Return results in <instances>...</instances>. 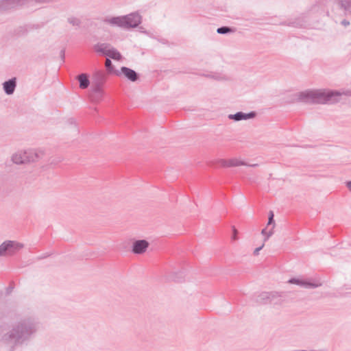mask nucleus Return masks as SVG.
Wrapping results in <instances>:
<instances>
[{
	"mask_svg": "<svg viewBox=\"0 0 351 351\" xmlns=\"http://www.w3.org/2000/svg\"><path fill=\"white\" fill-rule=\"evenodd\" d=\"M38 325L31 318L22 319L3 332L0 345L8 351H14L18 346L27 344L35 335Z\"/></svg>",
	"mask_w": 351,
	"mask_h": 351,
	"instance_id": "1",
	"label": "nucleus"
},
{
	"mask_svg": "<svg viewBox=\"0 0 351 351\" xmlns=\"http://www.w3.org/2000/svg\"><path fill=\"white\" fill-rule=\"evenodd\" d=\"M341 95L351 97V90L342 92L328 89L306 90L298 93L296 99L307 104H333L340 101Z\"/></svg>",
	"mask_w": 351,
	"mask_h": 351,
	"instance_id": "2",
	"label": "nucleus"
},
{
	"mask_svg": "<svg viewBox=\"0 0 351 351\" xmlns=\"http://www.w3.org/2000/svg\"><path fill=\"white\" fill-rule=\"evenodd\" d=\"M142 17L137 12L130 13L121 16L106 17L104 22L113 27H119L123 29L136 27L141 23Z\"/></svg>",
	"mask_w": 351,
	"mask_h": 351,
	"instance_id": "3",
	"label": "nucleus"
},
{
	"mask_svg": "<svg viewBox=\"0 0 351 351\" xmlns=\"http://www.w3.org/2000/svg\"><path fill=\"white\" fill-rule=\"evenodd\" d=\"M44 152L38 149H21L12 154L11 160L16 165H26L40 160Z\"/></svg>",
	"mask_w": 351,
	"mask_h": 351,
	"instance_id": "4",
	"label": "nucleus"
},
{
	"mask_svg": "<svg viewBox=\"0 0 351 351\" xmlns=\"http://www.w3.org/2000/svg\"><path fill=\"white\" fill-rule=\"evenodd\" d=\"M282 296V293L277 291H264L257 295L256 301L261 304H280Z\"/></svg>",
	"mask_w": 351,
	"mask_h": 351,
	"instance_id": "5",
	"label": "nucleus"
},
{
	"mask_svg": "<svg viewBox=\"0 0 351 351\" xmlns=\"http://www.w3.org/2000/svg\"><path fill=\"white\" fill-rule=\"evenodd\" d=\"M288 282L297 285L305 289H315L322 285V282L317 280H312L295 278L289 279Z\"/></svg>",
	"mask_w": 351,
	"mask_h": 351,
	"instance_id": "6",
	"label": "nucleus"
},
{
	"mask_svg": "<svg viewBox=\"0 0 351 351\" xmlns=\"http://www.w3.org/2000/svg\"><path fill=\"white\" fill-rule=\"evenodd\" d=\"M256 116V112L254 111L245 113L243 112H237L235 114H230L228 116V119L234 121H240L242 120H248L254 119Z\"/></svg>",
	"mask_w": 351,
	"mask_h": 351,
	"instance_id": "7",
	"label": "nucleus"
},
{
	"mask_svg": "<svg viewBox=\"0 0 351 351\" xmlns=\"http://www.w3.org/2000/svg\"><path fill=\"white\" fill-rule=\"evenodd\" d=\"M149 242L146 240H137L133 243L132 252L136 254H143L149 247Z\"/></svg>",
	"mask_w": 351,
	"mask_h": 351,
	"instance_id": "8",
	"label": "nucleus"
},
{
	"mask_svg": "<svg viewBox=\"0 0 351 351\" xmlns=\"http://www.w3.org/2000/svg\"><path fill=\"white\" fill-rule=\"evenodd\" d=\"M3 89L5 93L8 95H12L16 87V78L12 77L5 82H4L2 84Z\"/></svg>",
	"mask_w": 351,
	"mask_h": 351,
	"instance_id": "9",
	"label": "nucleus"
},
{
	"mask_svg": "<svg viewBox=\"0 0 351 351\" xmlns=\"http://www.w3.org/2000/svg\"><path fill=\"white\" fill-rule=\"evenodd\" d=\"M121 71L125 77L131 82H136L139 78L138 74L134 70L128 67L122 66L121 68Z\"/></svg>",
	"mask_w": 351,
	"mask_h": 351,
	"instance_id": "10",
	"label": "nucleus"
},
{
	"mask_svg": "<svg viewBox=\"0 0 351 351\" xmlns=\"http://www.w3.org/2000/svg\"><path fill=\"white\" fill-rule=\"evenodd\" d=\"M106 79V73L102 71H97L93 75V85L103 86Z\"/></svg>",
	"mask_w": 351,
	"mask_h": 351,
	"instance_id": "11",
	"label": "nucleus"
},
{
	"mask_svg": "<svg viewBox=\"0 0 351 351\" xmlns=\"http://www.w3.org/2000/svg\"><path fill=\"white\" fill-rule=\"evenodd\" d=\"M8 256H13L23 247V244L14 241H8Z\"/></svg>",
	"mask_w": 351,
	"mask_h": 351,
	"instance_id": "12",
	"label": "nucleus"
},
{
	"mask_svg": "<svg viewBox=\"0 0 351 351\" xmlns=\"http://www.w3.org/2000/svg\"><path fill=\"white\" fill-rule=\"evenodd\" d=\"M94 48L97 52L108 56L112 47L108 43H98L95 45Z\"/></svg>",
	"mask_w": 351,
	"mask_h": 351,
	"instance_id": "13",
	"label": "nucleus"
},
{
	"mask_svg": "<svg viewBox=\"0 0 351 351\" xmlns=\"http://www.w3.org/2000/svg\"><path fill=\"white\" fill-rule=\"evenodd\" d=\"M14 0H0V12L16 8Z\"/></svg>",
	"mask_w": 351,
	"mask_h": 351,
	"instance_id": "14",
	"label": "nucleus"
},
{
	"mask_svg": "<svg viewBox=\"0 0 351 351\" xmlns=\"http://www.w3.org/2000/svg\"><path fill=\"white\" fill-rule=\"evenodd\" d=\"M77 80L80 83V87L82 89H85L88 87L90 81L87 74L82 73L77 77Z\"/></svg>",
	"mask_w": 351,
	"mask_h": 351,
	"instance_id": "15",
	"label": "nucleus"
},
{
	"mask_svg": "<svg viewBox=\"0 0 351 351\" xmlns=\"http://www.w3.org/2000/svg\"><path fill=\"white\" fill-rule=\"evenodd\" d=\"M305 24H306V21H305L304 17H298V18L294 19L293 21H289L287 23V25L295 27H301L304 26Z\"/></svg>",
	"mask_w": 351,
	"mask_h": 351,
	"instance_id": "16",
	"label": "nucleus"
},
{
	"mask_svg": "<svg viewBox=\"0 0 351 351\" xmlns=\"http://www.w3.org/2000/svg\"><path fill=\"white\" fill-rule=\"evenodd\" d=\"M93 91L94 93L93 99L99 100L103 94L102 86L93 85Z\"/></svg>",
	"mask_w": 351,
	"mask_h": 351,
	"instance_id": "17",
	"label": "nucleus"
},
{
	"mask_svg": "<svg viewBox=\"0 0 351 351\" xmlns=\"http://www.w3.org/2000/svg\"><path fill=\"white\" fill-rule=\"evenodd\" d=\"M339 6L347 12H351V0H338Z\"/></svg>",
	"mask_w": 351,
	"mask_h": 351,
	"instance_id": "18",
	"label": "nucleus"
},
{
	"mask_svg": "<svg viewBox=\"0 0 351 351\" xmlns=\"http://www.w3.org/2000/svg\"><path fill=\"white\" fill-rule=\"evenodd\" d=\"M241 165H247V163L237 158L229 159V167H239Z\"/></svg>",
	"mask_w": 351,
	"mask_h": 351,
	"instance_id": "19",
	"label": "nucleus"
},
{
	"mask_svg": "<svg viewBox=\"0 0 351 351\" xmlns=\"http://www.w3.org/2000/svg\"><path fill=\"white\" fill-rule=\"evenodd\" d=\"M110 58H112L114 60H119L121 59V53L114 48L112 47L110 49L108 55L107 56Z\"/></svg>",
	"mask_w": 351,
	"mask_h": 351,
	"instance_id": "20",
	"label": "nucleus"
},
{
	"mask_svg": "<svg viewBox=\"0 0 351 351\" xmlns=\"http://www.w3.org/2000/svg\"><path fill=\"white\" fill-rule=\"evenodd\" d=\"M105 66H106V69H107L108 73H113L114 72L117 75H119L120 74L119 71H114V66L112 65V63L111 60L109 58H106V59Z\"/></svg>",
	"mask_w": 351,
	"mask_h": 351,
	"instance_id": "21",
	"label": "nucleus"
},
{
	"mask_svg": "<svg viewBox=\"0 0 351 351\" xmlns=\"http://www.w3.org/2000/svg\"><path fill=\"white\" fill-rule=\"evenodd\" d=\"M0 256H8V241H4L0 245Z\"/></svg>",
	"mask_w": 351,
	"mask_h": 351,
	"instance_id": "22",
	"label": "nucleus"
},
{
	"mask_svg": "<svg viewBox=\"0 0 351 351\" xmlns=\"http://www.w3.org/2000/svg\"><path fill=\"white\" fill-rule=\"evenodd\" d=\"M217 32L219 34H226L234 32V29L228 26H222L217 28Z\"/></svg>",
	"mask_w": 351,
	"mask_h": 351,
	"instance_id": "23",
	"label": "nucleus"
},
{
	"mask_svg": "<svg viewBox=\"0 0 351 351\" xmlns=\"http://www.w3.org/2000/svg\"><path fill=\"white\" fill-rule=\"evenodd\" d=\"M261 234L265 236L263 243H265L270 237L274 234V228H271L269 231H267V228H264L261 231Z\"/></svg>",
	"mask_w": 351,
	"mask_h": 351,
	"instance_id": "24",
	"label": "nucleus"
},
{
	"mask_svg": "<svg viewBox=\"0 0 351 351\" xmlns=\"http://www.w3.org/2000/svg\"><path fill=\"white\" fill-rule=\"evenodd\" d=\"M67 21L73 26L79 27L81 24L80 19L74 16L69 17Z\"/></svg>",
	"mask_w": 351,
	"mask_h": 351,
	"instance_id": "25",
	"label": "nucleus"
},
{
	"mask_svg": "<svg viewBox=\"0 0 351 351\" xmlns=\"http://www.w3.org/2000/svg\"><path fill=\"white\" fill-rule=\"evenodd\" d=\"M274 214L273 211H269V218H268V222L267 226H269L270 225H272L271 228H274L275 227V222L274 219Z\"/></svg>",
	"mask_w": 351,
	"mask_h": 351,
	"instance_id": "26",
	"label": "nucleus"
},
{
	"mask_svg": "<svg viewBox=\"0 0 351 351\" xmlns=\"http://www.w3.org/2000/svg\"><path fill=\"white\" fill-rule=\"evenodd\" d=\"M16 7L23 6L30 2L31 0H14Z\"/></svg>",
	"mask_w": 351,
	"mask_h": 351,
	"instance_id": "27",
	"label": "nucleus"
},
{
	"mask_svg": "<svg viewBox=\"0 0 351 351\" xmlns=\"http://www.w3.org/2000/svg\"><path fill=\"white\" fill-rule=\"evenodd\" d=\"M218 163L223 167H229V160L220 159L218 160Z\"/></svg>",
	"mask_w": 351,
	"mask_h": 351,
	"instance_id": "28",
	"label": "nucleus"
},
{
	"mask_svg": "<svg viewBox=\"0 0 351 351\" xmlns=\"http://www.w3.org/2000/svg\"><path fill=\"white\" fill-rule=\"evenodd\" d=\"M237 234H238V231H237V230L234 227V228H233V230H232V239L233 240H237V239H238Z\"/></svg>",
	"mask_w": 351,
	"mask_h": 351,
	"instance_id": "29",
	"label": "nucleus"
},
{
	"mask_svg": "<svg viewBox=\"0 0 351 351\" xmlns=\"http://www.w3.org/2000/svg\"><path fill=\"white\" fill-rule=\"evenodd\" d=\"M264 245H265V244L263 243L262 245H261L260 247L256 248L254 250V252H253L254 255L257 256L259 254L260 250H261L263 249Z\"/></svg>",
	"mask_w": 351,
	"mask_h": 351,
	"instance_id": "30",
	"label": "nucleus"
},
{
	"mask_svg": "<svg viewBox=\"0 0 351 351\" xmlns=\"http://www.w3.org/2000/svg\"><path fill=\"white\" fill-rule=\"evenodd\" d=\"M341 24H342L343 25H344V26H348V25H350V22H349V21H346V20H343V21H341Z\"/></svg>",
	"mask_w": 351,
	"mask_h": 351,
	"instance_id": "31",
	"label": "nucleus"
},
{
	"mask_svg": "<svg viewBox=\"0 0 351 351\" xmlns=\"http://www.w3.org/2000/svg\"><path fill=\"white\" fill-rule=\"evenodd\" d=\"M346 186L351 191V181H348L346 182Z\"/></svg>",
	"mask_w": 351,
	"mask_h": 351,
	"instance_id": "32",
	"label": "nucleus"
},
{
	"mask_svg": "<svg viewBox=\"0 0 351 351\" xmlns=\"http://www.w3.org/2000/svg\"><path fill=\"white\" fill-rule=\"evenodd\" d=\"M247 166L254 167H257L258 165L257 164H252V165L247 164Z\"/></svg>",
	"mask_w": 351,
	"mask_h": 351,
	"instance_id": "33",
	"label": "nucleus"
}]
</instances>
